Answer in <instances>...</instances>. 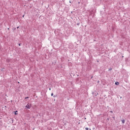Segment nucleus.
<instances>
[{
    "label": "nucleus",
    "mask_w": 130,
    "mask_h": 130,
    "mask_svg": "<svg viewBox=\"0 0 130 130\" xmlns=\"http://www.w3.org/2000/svg\"><path fill=\"white\" fill-rule=\"evenodd\" d=\"M70 4H72V2H71V1H69Z\"/></svg>",
    "instance_id": "9d476101"
},
{
    "label": "nucleus",
    "mask_w": 130,
    "mask_h": 130,
    "mask_svg": "<svg viewBox=\"0 0 130 130\" xmlns=\"http://www.w3.org/2000/svg\"><path fill=\"white\" fill-rule=\"evenodd\" d=\"M113 118H115L114 117H113Z\"/></svg>",
    "instance_id": "dca6fc26"
},
{
    "label": "nucleus",
    "mask_w": 130,
    "mask_h": 130,
    "mask_svg": "<svg viewBox=\"0 0 130 130\" xmlns=\"http://www.w3.org/2000/svg\"><path fill=\"white\" fill-rule=\"evenodd\" d=\"M19 46H21V43L18 44Z\"/></svg>",
    "instance_id": "6e6552de"
},
{
    "label": "nucleus",
    "mask_w": 130,
    "mask_h": 130,
    "mask_svg": "<svg viewBox=\"0 0 130 130\" xmlns=\"http://www.w3.org/2000/svg\"><path fill=\"white\" fill-rule=\"evenodd\" d=\"M49 90L50 91V90H51V88H50L49 89Z\"/></svg>",
    "instance_id": "f8f14e48"
},
{
    "label": "nucleus",
    "mask_w": 130,
    "mask_h": 130,
    "mask_svg": "<svg viewBox=\"0 0 130 130\" xmlns=\"http://www.w3.org/2000/svg\"><path fill=\"white\" fill-rule=\"evenodd\" d=\"M85 129H86V130H89V128L86 127V128H85Z\"/></svg>",
    "instance_id": "39448f33"
},
{
    "label": "nucleus",
    "mask_w": 130,
    "mask_h": 130,
    "mask_svg": "<svg viewBox=\"0 0 130 130\" xmlns=\"http://www.w3.org/2000/svg\"><path fill=\"white\" fill-rule=\"evenodd\" d=\"M17 29H19V26H17Z\"/></svg>",
    "instance_id": "9b49d317"
},
{
    "label": "nucleus",
    "mask_w": 130,
    "mask_h": 130,
    "mask_svg": "<svg viewBox=\"0 0 130 130\" xmlns=\"http://www.w3.org/2000/svg\"><path fill=\"white\" fill-rule=\"evenodd\" d=\"M31 104H27L26 106H25L26 108H27V109H30L31 108Z\"/></svg>",
    "instance_id": "f257e3e1"
},
{
    "label": "nucleus",
    "mask_w": 130,
    "mask_h": 130,
    "mask_svg": "<svg viewBox=\"0 0 130 130\" xmlns=\"http://www.w3.org/2000/svg\"><path fill=\"white\" fill-rule=\"evenodd\" d=\"M15 115H16V114H17V113H15Z\"/></svg>",
    "instance_id": "4468645a"
},
{
    "label": "nucleus",
    "mask_w": 130,
    "mask_h": 130,
    "mask_svg": "<svg viewBox=\"0 0 130 130\" xmlns=\"http://www.w3.org/2000/svg\"><path fill=\"white\" fill-rule=\"evenodd\" d=\"M53 97L55 98V95H54Z\"/></svg>",
    "instance_id": "ddd939ff"
},
{
    "label": "nucleus",
    "mask_w": 130,
    "mask_h": 130,
    "mask_svg": "<svg viewBox=\"0 0 130 130\" xmlns=\"http://www.w3.org/2000/svg\"><path fill=\"white\" fill-rule=\"evenodd\" d=\"M121 121H122V123H124V122H125V120L123 119L121 120Z\"/></svg>",
    "instance_id": "20e7f679"
},
{
    "label": "nucleus",
    "mask_w": 130,
    "mask_h": 130,
    "mask_svg": "<svg viewBox=\"0 0 130 130\" xmlns=\"http://www.w3.org/2000/svg\"><path fill=\"white\" fill-rule=\"evenodd\" d=\"M7 62H10L11 61V59L8 58L6 60Z\"/></svg>",
    "instance_id": "f03ea898"
},
{
    "label": "nucleus",
    "mask_w": 130,
    "mask_h": 130,
    "mask_svg": "<svg viewBox=\"0 0 130 130\" xmlns=\"http://www.w3.org/2000/svg\"><path fill=\"white\" fill-rule=\"evenodd\" d=\"M111 70H112V68H110L109 71H111Z\"/></svg>",
    "instance_id": "0eeeda50"
},
{
    "label": "nucleus",
    "mask_w": 130,
    "mask_h": 130,
    "mask_svg": "<svg viewBox=\"0 0 130 130\" xmlns=\"http://www.w3.org/2000/svg\"><path fill=\"white\" fill-rule=\"evenodd\" d=\"M115 85H119V82H115Z\"/></svg>",
    "instance_id": "7ed1b4c3"
},
{
    "label": "nucleus",
    "mask_w": 130,
    "mask_h": 130,
    "mask_svg": "<svg viewBox=\"0 0 130 130\" xmlns=\"http://www.w3.org/2000/svg\"><path fill=\"white\" fill-rule=\"evenodd\" d=\"M111 112L112 113V111H111Z\"/></svg>",
    "instance_id": "2eb2a0df"
},
{
    "label": "nucleus",
    "mask_w": 130,
    "mask_h": 130,
    "mask_svg": "<svg viewBox=\"0 0 130 130\" xmlns=\"http://www.w3.org/2000/svg\"><path fill=\"white\" fill-rule=\"evenodd\" d=\"M85 119H86V118H85Z\"/></svg>",
    "instance_id": "a211bd4d"
},
{
    "label": "nucleus",
    "mask_w": 130,
    "mask_h": 130,
    "mask_svg": "<svg viewBox=\"0 0 130 130\" xmlns=\"http://www.w3.org/2000/svg\"><path fill=\"white\" fill-rule=\"evenodd\" d=\"M51 95V96H53V93H52Z\"/></svg>",
    "instance_id": "1a4fd4ad"
},
{
    "label": "nucleus",
    "mask_w": 130,
    "mask_h": 130,
    "mask_svg": "<svg viewBox=\"0 0 130 130\" xmlns=\"http://www.w3.org/2000/svg\"><path fill=\"white\" fill-rule=\"evenodd\" d=\"M28 98H29V97L27 96L25 98V99H28Z\"/></svg>",
    "instance_id": "423d86ee"
},
{
    "label": "nucleus",
    "mask_w": 130,
    "mask_h": 130,
    "mask_svg": "<svg viewBox=\"0 0 130 130\" xmlns=\"http://www.w3.org/2000/svg\"><path fill=\"white\" fill-rule=\"evenodd\" d=\"M23 17H24V15L23 16Z\"/></svg>",
    "instance_id": "6ab92c4d"
},
{
    "label": "nucleus",
    "mask_w": 130,
    "mask_h": 130,
    "mask_svg": "<svg viewBox=\"0 0 130 130\" xmlns=\"http://www.w3.org/2000/svg\"><path fill=\"white\" fill-rule=\"evenodd\" d=\"M108 120H109V119H108Z\"/></svg>",
    "instance_id": "f3484780"
}]
</instances>
